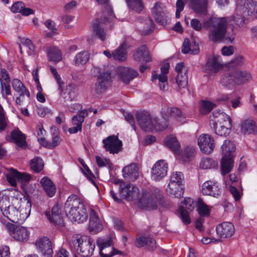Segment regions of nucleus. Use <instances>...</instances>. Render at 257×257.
Masks as SVG:
<instances>
[{
	"label": "nucleus",
	"instance_id": "obj_1",
	"mask_svg": "<svg viewBox=\"0 0 257 257\" xmlns=\"http://www.w3.org/2000/svg\"><path fill=\"white\" fill-rule=\"evenodd\" d=\"M192 28L197 31H200L202 28L209 31L208 39L214 42L222 41L225 36L227 21L225 18H211L203 23V25L197 19L191 21Z\"/></svg>",
	"mask_w": 257,
	"mask_h": 257
},
{
	"label": "nucleus",
	"instance_id": "obj_2",
	"mask_svg": "<svg viewBox=\"0 0 257 257\" xmlns=\"http://www.w3.org/2000/svg\"><path fill=\"white\" fill-rule=\"evenodd\" d=\"M64 209L67 217L73 222L82 223L88 218L86 208L76 195L69 196L67 199Z\"/></svg>",
	"mask_w": 257,
	"mask_h": 257
},
{
	"label": "nucleus",
	"instance_id": "obj_3",
	"mask_svg": "<svg viewBox=\"0 0 257 257\" xmlns=\"http://www.w3.org/2000/svg\"><path fill=\"white\" fill-rule=\"evenodd\" d=\"M136 117L138 124L145 132L153 131H162L168 127V123L159 122L157 118H152L150 114L146 111H137Z\"/></svg>",
	"mask_w": 257,
	"mask_h": 257
},
{
	"label": "nucleus",
	"instance_id": "obj_4",
	"mask_svg": "<svg viewBox=\"0 0 257 257\" xmlns=\"http://www.w3.org/2000/svg\"><path fill=\"white\" fill-rule=\"evenodd\" d=\"M71 244L76 251L84 257L91 255L95 248V244L89 237L80 234L72 236Z\"/></svg>",
	"mask_w": 257,
	"mask_h": 257
},
{
	"label": "nucleus",
	"instance_id": "obj_5",
	"mask_svg": "<svg viewBox=\"0 0 257 257\" xmlns=\"http://www.w3.org/2000/svg\"><path fill=\"white\" fill-rule=\"evenodd\" d=\"M0 223L6 227L10 235L15 240L25 242L29 238L30 232L27 228L15 225L4 217H0Z\"/></svg>",
	"mask_w": 257,
	"mask_h": 257
},
{
	"label": "nucleus",
	"instance_id": "obj_6",
	"mask_svg": "<svg viewBox=\"0 0 257 257\" xmlns=\"http://www.w3.org/2000/svg\"><path fill=\"white\" fill-rule=\"evenodd\" d=\"M96 244L99 248V253L101 257H116L122 254L121 251L114 248L110 236L98 238Z\"/></svg>",
	"mask_w": 257,
	"mask_h": 257
},
{
	"label": "nucleus",
	"instance_id": "obj_7",
	"mask_svg": "<svg viewBox=\"0 0 257 257\" xmlns=\"http://www.w3.org/2000/svg\"><path fill=\"white\" fill-rule=\"evenodd\" d=\"M196 206H197V202H195L191 198H187L185 199L184 204L180 206L179 213L185 224H188L191 222L189 213L192 211Z\"/></svg>",
	"mask_w": 257,
	"mask_h": 257
},
{
	"label": "nucleus",
	"instance_id": "obj_8",
	"mask_svg": "<svg viewBox=\"0 0 257 257\" xmlns=\"http://www.w3.org/2000/svg\"><path fill=\"white\" fill-rule=\"evenodd\" d=\"M152 13L155 21L162 25H166L169 20L168 13L165 7L161 3L157 2L152 9Z\"/></svg>",
	"mask_w": 257,
	"mask_h": 257
},
{
	"label": "nucleus",
	"instance_id": "obj_9",
	"mask_svg": "<svg viewBox=\"0 0 257 257\" xmlns=\"http://www.w3.org/2000/svg\"><path fill=\"white\" fill-rule=\"evenodd\" d=\"M236 6L238 10H242L245 15L257 18V2L253 0H236Z\"/></svg>",
	"mask_w": 257,
	"mask_h": 257
},
{
	"label": "nucleus",
	"instance_id": "obj_10",
	"mask_svg": "<svg viewBox=\"0 0 257 257\" xmlns=\"http://www.w3.org/2000/svg\"><path fill=\"white\" fill-rule=\"evenodd\" d=\"M168 168V164L164 160L158 161L151 170L152 179L156 181L162 180L166 176Z\"/></svg>",
	"mask_w": 257,
	"mask_h": 257
},
{
	"label": "nucleus",
	"instance_id": "obj_11",
	"mask_svg": "<svg viewBox=\"0 0 257 257\" xmlns=\"http://www.w3.org/2000/svg\"><path fill=\"white\" fill-rule=\"evenodd\" d=\"M102 143L106 151L110 154H117L121 150L122 142L118 139L117 136H109L103 139Z\"/></svg>",
	"mask_w": 257,
	"mask_h": 257
},
{
	"label": "nucleus",
	"instance_id": "obj_12",
	"mask_svg": "<svg viewBox=\"0 0 257 257\" xmlns=\"http://www.w3.org/2000/svg\"><path fill=\"white\" fill-rule=\"evenodd\" d=\"M112 77L111 73L106 71L100 73L95 84V91L98 94L103 93L111 85Z\"/></svg>",
	"mask_w": 257,
	"mask_h": 257
},
{
	"label": "nucleus",
	"instance_id": "obj_13",
	"mask_svg": "<svg viewBox=\"0 0 257 257\" xmlns=\"http://www.w3.org/2000/svg\"><path fill=\"white\" fill-rule=\"evenodd\" d=\"M198 144L200 151L206 154H210L214 148V140L208 134L200 135L198 139Z\"/></svg>",
	"mask_w": 257,
	"mask_h": 257
},
{
	"label": "nucleus",
	"instance_id": "obj_14",
	"mask_svg": "<svg viewBox=\"0 0 257 257\" xmlns=\"http://www.w3.org/2000/svg\"><path fill=\"white\" fill-rule=\"evenodd\" d=\"M12 85L13 89L19 95L16 100L17 104H21L25 100V96L28 98H30L29 91L19 79H14L12 80Z\"/></svg>",
	"mask_w": 257,
	"mask_h": 257
},
{
	"label": "nucleus",
	"instance_id": "obj_15",
	"mask_svg": "<svg viewBox=\"0 0 257 257\" xmlns=\"http://www.w3.org/2000/svg\"><path fill=\"white\" fill-rule=\"evenodd\" d=\"M175 70L177 72L176 82L180 88H185L188 84L187 69L183 63L177 64Z\"/></svg>",
	"mask_w": 257,
	"mask_h": 257
},
{
	"label": "nucleus",
	"instance_id": "obj_16",
	"mask_svg": "<svg viewBox=\"0 0 257 257\" xmlns=\"http://www.w3.org/2000/svg\"><path fill=\"white\" fill-rule=\"evenodd\" d=\"M37 248L42 253L43 257H52L53 249L50 240L47 237H43L35 243Z\"/></svg>",
	"mask_w": 257,
	"mask_h": 257
},
{
	"label": "nucleus",
	"instance_id": "obj_17",
	"mask_svg": "<svg viewBox=\"0 0 257 257\" xmlns=\"http://www.w3.org/2000/svg\"><path fill=\"white\" fill-rule=\"evenodd\" d=\"M161 113L162 117L165 120L164 122H161L162 123L165 122L167 123V121L169 120L170 116L174 117L179 121H181L183 119L182 118H184L181 111L177 107L171 108L167 106H164L162 107Z\"/></svg>",
	"mask_w": 257,
	"mask_h": 257
},
{
	"label": "nucleus",
	"instance_id": "obj_18",
	"mask_svg": "<svg viewBox=\"0 0 257 257\" xmlns=\"http://www.w3.org/2000/svg\"><path fill=\"white\" fill-rule=\"evenodd\" d=\"M88 114L87 110L84 109L75 115L72 118V124L73 126L68 129L70 134H75L82 130V123L84 120V117Z\"/></svg>",
	"mask_w": 257,
	"mask_h": 257
},
{
	"label": "nucleus",
	"instance_id": "obj_19",
	"mask_svg": "<svg viewBox=\"0 0 257 257\" xmlns=\"http://www.w3.org/2000/svg\"><path fill=\"white\" fill-rule=\"evenodd\" d=\"M201 192L204 195L217 197L220 193V188L217 182L207 181L202 184Z\"/></svg>",
	"mask_w": 257,
	"mask_h": 257
},
{
	"label": "nucleus",
	"instance_id": "obj_20",
	"mask_svg": "<svg viewBox=\"0 0 257 257\" xmlns=\"http://www.w3.org/2000/svg\"><path fill=\"white\" fill-rule=\"evenodd\" d=\"M4 215V218L6 219L8 222H17L20 220H22L21 218V214L20 213L19 209L17 208L13 205H9L1 210ZM1 217H3L1 216Z\"/></svg>",
	"mask_w": 257,
	"mask_h": 257
},
{
	"label": "nucleus",
	"instance_id": "obj_21",
	"mask_svg": "<svg viewBox=\"0 0 257 257\" xmlns=\"http://www.w3.org/2000/svg\"><path fill=\"white\" fill-rule=\"evenodd\" d=\"M236 6L234 13L229 18V22L234 28L237 29L245 27L247 21L244 17L245 15L242 13V11L238 10V7L237 6Z\"/></svg>",
	"mask_w": 257,
	"mask_h": 257
},
{
	"label": "nucleus",
	"instance_id": "obj_22",
	"mask_svg": "<svg viewBox=\"0 0 257 257\" xmlns=\"http://www.w3.org/2000/svg\"><path fill=\"white\" fill-rule=\"evenodd\" d=\"M45 214L50 222L60 226L64 225L63 218L57 205L53 206L51 213L49 211H45Z\"/></svg>",
	"mask_w": 257,
	"mask_h": 257
},
{
	"label": "nucleus",
	"instance_id": "obj_23",
	"mask_svg": "<svg viewBox=\"0 0 257 257\" xmlns=\"http://www.w3.org/2000/svg\"><path fill=\"white\" fill-rule=\"evenodd\" d=\"M135 245L139 248L146 246L149 250H153L157 248L156 240L150 236L138 235Z\"/></svg>",
	"mask_w": 257,
	"mask_h": 257
},
{
	"label": "nucleus",
	"instance_id": "obj_24",
	"mask_svg": "<svg viewBox=\"0 0 257 257\" xmlns=\"http://www.w3.org/2000/svg\"><path fill=\"white\" fill-rule=\"evenodd\" d=\"M169 63H166L161 67V74H158L156 71H153L152 73V81H154L158 79L159 81L162 83L159 85L161 89H165L166 85L167 84L168 77L166 75L169 72Z\"/></svg>",
	"mask_w": 257,
	"mask_h": 257
},
{
	"label": "nucleus",
	"instance_id": "obj_25",
	"mask_svg": "<svg viewBox=\"0 0 257 257\" xmlns=\"http://www.w3.org/2000/svg\"><path fill=\"white\" fill-rule=\"evenodd\" d=\"M217 234L221 238L231 237L234 233L233 225L228 222H224L218 224L216 228Z\"/></svg>",
	"mask_w": 257,
	"mask_h": 257
},
{
	"label": "nucleus",
	"instance_id": "obj_26",
	"mask_svg": "<svg viewBox=\"0 0 257 257\" xmlns=\"http://www.w3.org/2000/svg\"><path fill=\"white\" fill-rule=\"evenodd\" d=\"M117 74L120 80L124 83L127 84L137 76L138 72L128 67H120L117 68Z\"/></svg>",
	"mask_w": 257,
	"mask_h": 257
},
{
	"label": "nucleus",
	"instance_id": "obj_27",
	"mask_svg": "<svg viewBox=\"0 0 257 257\" xmlns=\"http://www.w3.org/2000/svg\"><path fill=\"white\" fill-rule=\"evenodd\" d=\"M122 173L123 177L130 181L136 180L140 175L139 167L135 163L124 167L122 169Z\"/></svg>",
	"mask_w": 257,
	"mask_h": 257
},
{
	"label": "nucleus",
	"instance_id": "obj_28",
	"mask_svg": "<svg viewBox=\"0 0 257 257\" xmlns=\"http://www.w3.org/2000/svg\"><path fill=\"white\" fill-rule=\"evenodd\" d=\"M120 195L123 199L126 200H135L139 197V190L135 186L128 184L121 189Z\"/></svg>",
	"mask_w": 257,
	"mask_h": 257
},
{
	"label": "nucleus",
	"instance_id": "obj_29",
	"mask_svg": "<svg viewBox=\"0 0 257 257\" xmlns=\"http://www.w3.org/2000/svg\"><path fill=\"white\" fill-rule=\"evenodd\" d=\"M139 206L142 208L152 210L156 209L157 203L151 194L146 192L143 193L141 198L140 199Z\"/></svg>",
	"mask_w": 257,
	"mask_h": 257
},
{
	"label": "nucleus",
	"instance_id": "obj_30",
	"mask_svg": "<svg viewBox=\"0 0 257 257\" xmlns=\"http://www.w3.org/2000/svg\"><path fill=\"white\" fill-rule=\"evenodd\" d=\"M88 228L92 234H96L102 229V225L100 222L98 217L93 209L91 210Z\"/></svg>",
	"mask_w": 257,
	"mask_h": 257
},
{
	"label": "nucleus",
	"instance_id": "obj_31",
	"mask_svg": "<svg viewBox=\"0 0 257 257\" xmlns=\"http://www.w3.org/2000/svg\"><path fill=\"white\" fill-rule=\"evenodd\" d=\"M77 86L74 84H69L66 86L65 89L61 93V96L63 98L64 102L73 100L78 94Z\"/></svg>",
	"mask_w": 257,
	"mask_h": 257
},
{
	"label": "nucleus",
	"instance_id": "obj_32",
	"mask_svg": "<svg viewBox=\"0 0 257 257\" xmlns=\"http://www.w3.org/2000/svg\"><path fill=\"white\" fill-rule=\"evenodd\" d=\"M134 60L138 62H148L152 61L147 47L145 45L142 46L138 48L134 54Z\"/></svg>",
	"mask_w": 257,
	"mask_h": 257
},
{
	"label": "nucleus",
	"instance_id": "obj_33",
	"mask_svg": "<svg viewBox=\"0 0 257 257\" xmlns=\"http://www.w3.org/2000/svg\"><path fill=\"white\" fill-rule=\"evenodd\" d=\"M209 0H190V7L197 14H205Z\"/></svg>",
	"mask_w": 257,
	"mask_h": 257
},
{
	"label": "nucleus",
	"instance_id": "obj_34",
	"mask_svg": "<svg viewBox=\"0 0 257 257\" xmlns=\"http://www.w3.org/2000/svg\"><path fill=\"white\" fill-rule=\"evenodd\" d=\"M97 3L101 5H105L103 11L102 16L101 18L102 23L111 22L114 18V14L112 10V8L108 4V0H95Z\"/></svg>",
	"mask_w": 257,
	"mask_h": 257
},
{
	"label": "nucleus",
	"instance_id": "obj_35",
	"mask_svg": "<svg viewBox=\"0 0 257 257\" xmlns=\"http://www.w3.org/2000/svg\"><path fill=\"white\" fill-rule=\"evenodd\" d=\"M231 122V119L228 115L220 110H215L213 112L211 116L210 125H218L219 123H224L225 121Z\"/></svg>",
	"mask_w": 257,
	"mask_h": 257
},
{
	"label": "nucleus",
	"instance_id": "obj_36",
	"mask_svg": "<svg viewBox=\"0 0 257 257\" xmlns=\"http://www.w3.org/2000/svg\"><path fill=\"white\" fill-rule=\"evenodd\" d=\"M235 79V77L233 70L229 71L222 75L220 79V83L226 88L231 89L237 85Z\"/></svg>",
	"mask_w": 257,
	"mask_h": 257
},
{
	"label": "nucleus",
	"instance_id": "obj_37",
	"mask_svg": "<svg viewBox=\"0 0 257 257\" xmlns=\"http://www.w3.org/2000/svg\"><path fill=\"white\" fill-rule=\"evenodd\" d=\"M184 191V185L169 183L166 192L168 195L173 198H180L183 196Z\"/></svg>",
	"mask_w": 257,
	"mask_h": 257
},
{
	"label": "nucleus",
	"instance_id": "obj_38",
	"mask_svg": "<svg viewBox=\"0 0 257 257\" xmlns=\"http://www.w3.org/2000/svg\"><path fill=\"white\" fill-rule=\"evenodd\" d=\"M91 31L92 32V37H95L102 41L105 40L106 33L101 27L98 20H96L92 22Z\"/></svg>",
	"mask_w": 257,
	"mask_h": 257
},
{
	"label": "nucleus",
	"instance_id": "obj_39",
	"mask_svg": "<svg viewBox=\"0 0 257 257\" xmlns=\"http://www.w3.org/2000/svg\"><path fill=\"white\" fill-rule=\"evenodd\" d=\"M40 183L49 197H52L54 195L56 190L55 185L48 177L42 178L41 179Z\"/></svg>",
	"mask_w": 257,
	"mask_h": 257
},
{
	"label": "nucleus",
	"instance_id": "obj_40",
	"mask_svg": "<svg viewBox=\"0 0 257 257\" xmlns=\"http://www.w3.org/2000/svg\"><path fill=\"white\" fill-rule=\"evenodd\" d=\"M211 128L215 134L221 136L228 135L230 132L231 122L225 121L224 123L211 125Z\"/></svg>",
	"mask_w": 257,
	"mask_h": 257
},
{
	"label": "nucleus",
	"instance_id": "obj_41",
	"mask_svg": "<svg viewBox=\"0 0 257 257\" xmlns=\"http://www.w3.org/2000/svg\"><path fill=\"white\" fill-rule=\"evenodd\" d=\"M222 68L217 57H213L208 60L204 68L208 73H216Z\"/></svg>",
	"mask_w": 257,
	"mask_h": 257
},
{
	"label": "nucleus",
	"instance_id": "obj_42",
	"mask_svg": "<svg viewBox=\"0 0 257 257\" xmlns=\"http://www.w3.org/2000/svg\"><path fill=\"white\" fill-rule=\"evenodd\" d=\"M233 71L237 85L244 84L250 81L252 78L251 75L248 71L237 69L233 70Z\"/></svg>",
	"mask_w": 257,
	"mask_h": 257
},
{
	"label": "nucleus",
	"instance_id": "obj_43",
	"mask_svg": "<svg viewBox=\"0 0 257 257\" xmlns=\"http://www.w3.org/2000/svg\"><path fill=\"white\" fill-rule=\"evenodd\" d=\"M241 132L244 135L254 134L256 132L254 121L252 119L242 120L240 124Z\"/></svg>",
	"mask_w": 257,
	"mask_h": 257
},
{
	"label": "nucleus",
	"instance_id": "obj_44",
	"mask_svg": "<svg viewBox=\"0 0 257 257\" xmlns=\"http://www.w3.org/2000/svg\"><path fill=\"white\" fill-rule=\"evenodd\" d=\"M199 52V49L197 44L194 42V44L192 45L190 43V41L188 39L184 40L182 48V52L183 53L197 54Z\"/></svg>",
	"mask_w": 257,
	"mask_h": 257
},
{
	"label": "nucleus",
	"instance_id": "obj_45",
	"mask_svg": "<svg viewBox=\"0 0 257 257\" xmlns=\"http://www.w3.org/2000/svg\"><path fill=\"white\" fill-rule=\"evenodd\" d=\"M234 162L231 157H222L221 161V173L222 175L229 173L233 168Z\"/></svg>",
	"mask_w": 257,
	"mask_h": 257
},
{
	"label": "nucleus",
	"instance_id": "obj_46",
	"mask_svg": "<svg viewBox=\"0 0 257 257\" xmlns=\"http://www.w3.org/2000/svg\"><path fill=\"white\" fill-rule=\"evenodd\" d=\"M221 149L223 157L232 158L233 153L235 150V146L232 142L229 140L224 141Z\"/></svg>",
	"mask_w": 257,
	"mask_h": 257
},
{
	"label": "nucleus",
	"instance_id": "obj_47",
	"mask_svg": "<svg viewBox=\"0 0 257 257\" xmlns=\"http://www.w3.org/2000/svg\"><path fill=\"white\" fill-rule=\"evenodd\" d=\"M47 55L49 61L58 62L62 59V53L57 47H54L48 49Z\"/></svg>",
	"mask_w": 257,
	"mask_h": 257
},
{
	"label": "nucleus",
	"instance_id": "obj_48",
	"mask_svg": "<svg viewBox=\"0 0 257 257\" xmlns=\"http://www.w3.org/2000/svg\"><path fill=\"white\" fill-rule=\"evenodd\" d=\"M12 139L19 147H24L26 144V138L19 130H14L11 133Z\"/></svg>",
	"mask_w": 257,
	"mask_h": 257
},
{
	"label": "nucleus",
	"instance_id": "obj_49",
	"mask_svg": "<svg viewBox=\"0 0 257 257\" xmlns=\"http://www.w3.org/2000/svg\"><path fill=\"white\" fill-rule=\"evenodd\" d=\"M197 211L199 214V217L204 218L208 217L210 215V209L201 199L197 201Z\"/></svg>",
	"mask_w": 257,
	"mask_h": 257
},
{
	"label": "nucleus",
	"instance_id": "obj_50",
	"mask_svg": "<svg viewBox=\"0 0 257 257\" xmlns=\"http://www.w3.org/2000/svg\"><path fill=\"white\" fill-rule=\"evenodd\" d=\"M166 146L171 151L176 153L179 149L180 146L176 137L170 136L165 140Z\"/></svg>",
	"mask_w": 257,
	"mask_h": 257
},
{
	"label": "nucleus",
	"instance_id": "obj_51",
	"mask_svg": "<svg viewBox=\"0 0 257 257\" xmlns=\"http://www.w3.org/2000/svg\"><path fill=\"white\" fill-rule=\"evenodd\" d=\"M125 47V45L121 44L112 53V57L115 60L123 61L126 59V52Z\"/></svg>",
	"mask_w": 257,
	"mask_h": 257
},
{
	"label": "nucleus",
	"instance_id": "obj_52",
	"mask_svg": "<svg viewBox=\"0 0 257 257\" xmlns=\"http://www.w3.org/2000/svg\"><path fill=\"white\" fill-rule=\"evenodd\" d=\"M89 55L88 52L82 51L78 53L75 57L74 64L76 66L84 65L88 61Z\"/></svg>",
	"mask_w": 257,
	"mask_h": 257
},
{
	"label": "nucleus",
	"instance_id": "obj_53",
	"mask_svg": "<svg viewBox=\"0 0 257 257\" xmlns=\"http://www.w3.org/2000/svg\"><path fill=\"white\" fill-rule=\"evenodd\" d=\"M30 166L33 171L36 173H39L43 169V161L39 157H35L31 160Z\"/></svg>",
	"mask_w": 257,
	"mask_h": 257
},
{
	"label": "nucleus",
	"instance_id": "obj_54",
	"mask_svg": "<svg viewBox=\"0 0 257 257\" xmlns=\"http://www.w3.org/2000/svg\"><path fill=\"white\" fill-rule=\"evenodd\" d=\"M9 183L12 186H15L17 182H19V172L14 169H11L6 175Z\"/></svg>",
	"mask_w": 257,
	"mask_h": 257
},
{
	"label": "nucleus",
	"instance_id": "obj_55",
	"mask_svg": "<svg viewBox=\"0 0 257 257\" xmlns=\"http://www.w3.org/2000/svg\"><path fill=\"white\" fill-rule=\"evenodd\" d=\"M215 107V104L210 101L202 100L200 102V112L201 114H206L210 112Z\"/></svg>",
	"mask_w": 257,
	"mask_h": 257
},
{
	"label": "nucleus",
	"instance_id": "obj_56",
	"mask_svg": "<svg viewBox=\"0 0 257 257\" xmlns=\"http://www.w3.org/2000/svg\"><path fill=\"white\" fill-rule=\"evenodd\" d=\"M11 193L12 192H9V194H8L6 192H0L1 211L2 210V209L6 208V207L9 206V205H10L9 197Z\"/></svg>",
	"mask_w": 257,
	"mask_h": 257
},
{
	"label": "nucleus",
	"instance_id": "obj_57",
	"mask_svg": "<svg viewBox=\"0 0 257 257\" xmlns=\"http://www.w3.org/2000/svg\"><path fill=\"white\" fill-rule=\"evenodd\" d=\"M130 9L136 12H140L143 9L141 0H126Z\"/></svg>",
	"mask_w": 257,
	"mask_h": 257
},
{
	"label": "nucleus",
	"instance_id": "obj_58",
	"mask_svg": "<svg viewBox=\"0 0 257 257\" xmlns=\"http://www.w3.org/2000/svg\"><path fill=\"white\" fill-rule=\"evenodd\" d=\"M217 163L213 160L208 158H203L200 163V167L203 169H211L217 166Z\"/></svg>",
	"mask_w": 257,
	"mask_h": 257
},
{
	"label": "nucleus",
	"instance_id": "obj_59",
	"mask_svg": "<svg viewBox=\"0 0 257 257\" xmlns=\"http://www.w3.org/2000/svg\"><path fill=\"white\" fill-rule=\"evenodd\" d=\"M183 175L180 172H174L171 176V179L169 183L177 184L179 185H184Z\"/></svg>",
	"mask_w": 257,
	"mask_h": 257
},
{
	"label": "nucleus",
	"instance_id": "obj_60",
	"mask_svg": "<svg viewBox=\"0 0 257 257\" xmlns=\"http://www.w3.org/2000/svg\"><path fill=\"white\" fill-rule=\"evenodd\" d=\"M155 28V24L153 20L150 18L146 20L144 28L142 30V33L144 35H149L152 32Z\"/></svg>",
	"mask_w": 257,
	"mask_h": 257
},
{
	"label": "nucleus",
	"instance_id": "obj_61",
	"mask_svg": "<svg viewBox=\"0 0 257 257\" xmlns=\"http://www.w3.org/2000/svg\"><path fill=\"white\" fill-rule=\"evenodd\" d=\"M8 124V119L5 113V111L0 104V132L4 131Z\"/></svg>",
	"mask_w": 257,
	"mask_h": 257
},
{
	"label": "nucleus",
	"instance_id": "obj_62",
	"mask_svg": "<svg viewBox=\"0 0 257 257\" xmlns=\"http://www.w3.org/2000/svg\"><path fill=\"white\" fill-rule=\"evenodd\" d=\"M195 149L193 147H186L182 153V157L184 161L194 156Z\"/></svg>",
	"mask_w": 257,
	"mask_h": 257
},
{
	"label": "nucleus",
	"instance_id": "obj_63",
	"mask_svg": "<svg viewBox=\"0 0 257 257\" xmlns=\"http://www.w3.org/2000/svg\"><path fill=\"white\" fill-rule=\"evenodd\" d=\"M244 62V58L241 55H238L234 57L229 63V67H233L242 66Z\"/></svg>",
	"mask_w": 257,
	"mask_h": 257
},
{
	"label": "nucleus",
	"instance_id": "obj_64",
	"mask_svg": "<svg viewBox=\"0 0 257 257\" xmlns=\"http://www.w3.org/2000/svg\"><path fill=\"white\" fill-rule=\"evenodd\" d=\"M96 161L99 167L107 166L109 168H111L112 166V164L109 159L101 158L99 156L96 157Z\"/></svg>",
	"mask_w": 257,
	"mask_h": 257
}]
</instances>
